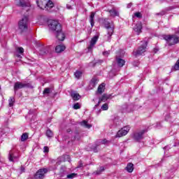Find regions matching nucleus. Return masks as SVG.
<instances>
[{
    "instance_id": "nucleus-1",
    "label": "nucleus",
    "mask_w": 179,
    "mask_h": 179,
    "mask_svg": "<svg viewBox=\"0 0 179 179\" xmlns=\"http://www.w3.org/2000/svg\"><path fill=\"white\" fill-rule=\"evenodd\" d=\"M30 22L29 21V17L24 16L18 22V31L21 34L23 33H27V30H29V24Z\"/></svg>"
},
{
    "instance_id": "nucleus-2",
    "label": "nucleus",
    "mask_w": 179,
    "mask_h": 179,
    "mask_svg": "<svg viewBox=\"0 0 179 179\" xmlns=\"http://www.w3.org/2000/svg\"><path fill=\"white\" fill-rule=\"evenodd\" d=\"M36 3L41 9H45L46 10L50 11V9L54 8V3L50 0H36Z\"/></svg>"
},
{
    "instance_id": "nucleus-3",
    "label": "nucleus",
    "mask_w": 179,
    "mask_h": 179,
    "mask_svg": "<svg viewBox=\"0 0 179 179\" xmlns=\"http://www.w3.org/2000/svg\"><path fill=\"white\" fill-rule=\"evenodd\" d=\"M48 24L50 30L57 33V31H61L62 30V26L58 21L54 20H49L48 21Z\"/></svg>"
},
{
    "instance_id": "nucleus-4",
    "label": "nucleus",
    "mask_w": 179,
    "mask_h": 179,
    "mask_svg": "<svg viewBox=\"0 0 179 179\" xmlns=\"http://www.w3.org/2000/svg\"><path fill=\"white\" fill-rule=\"evenodd\" d=\"M104 26L105 29L108 31L107 34L105 35V38H106V41L110 42L111 41V36L114 33V25L108 22H105Z\"/></svg>"
},
{
    "instance_id": "nucleus-5",
    "label": "nucleus",
    "mask_w": 179,
    "mask_h": 179,
    "mask_svg": "<svg viewBox=\"0 0 179 179\" xmlns=\"http://www.w3.org/2000/svg\"><path fill=\"white\" fill-rule=\"evenodd\" d=\"M24 87H29V89H33V85L30 83H22V82H16L14 85V91L15 93L19 90V89H23Z\"/></svg>"
},
{
    "instance_id": "nucleus-6",
    "label": "nucleus",
    "mask_w": 179,
    "mask_h": 179,
    "mask_svg": "<svg viewBox=\"0 0 179 179\" xmlns=\"http://www.w3.org/2000/svg\"><path fill=\"white\" fill-rule=\"evenodd\" d=\"M142 45L138 48V49L134 52V55L138 57V55H142L146 51V47H148V41H141Z\"/></svg>"
},
{
    "instance_id": "nucleus-7",
    "label": "nucleus",
    "mask_w": 179,
    "mask_h": 179,
    "mask_svg": "<svg viewBox=\"0 0 179 179\" xmlns=\"http://www.w3.org/2000/svg\"><path fill=\"white\" fill-rule=\"evenodd\" d=\"M146 132H148V130L143 129L140 131L134 133L133 138H134V141H136V142H141V141H142V139H143V135H145V134H146Z\"/></svg>"
},
{
    "instance_id": "nucleus-8",
    "label": "nucleus",
    "mask_w": 179,
    "mask_h": 179,
    "mask_svg": "<svg viewBox=\"0 0 179 179\" xmlns=\"http://www.w3.org/2000/svg\"><path fill=\"white\" fill-rule=\"evenodd\" d=\"M48 173V169L43 168L39 169L34 176V179H43L45 177V174Z\"/></svg>"
},
{
    "instance_id": "nucleus-9",
    "label": "nucleus",
    "mask_w": 179,
    "mask_h": 179,
    "mask_svg": "<svg viewBox=\"0 0 179 179\" xmlns=\"http://www.w3.org/2000/svg\"><path fill=\"white\" fill-rule=\"evenodd\" d=\"M131 127L129 126H125L119 130L115 136L116 138H121L122 136H125L128 132H129Z\"/></svg>"
},
{
    "instance_id": "nucleus-10",
    "label": "nucleus",
    "mask_w": 179,
    "mask_h": 179,
    "mask_svg": "<svg viewBox=\"0 0 179 179\" xmlns=\"http://www.w3.org/2000/svg\"><path fill=\"white\" fill-rule=\"evenodd\" d=\"M108 99H111V94H103L101 97H99L98 104L94 106V110H96V107H99V106H100V103H105V101H107Z\"/></svg>"
},
{
    "instance_id": "nucleus-11",
    "label": "nucleus",
    "mask_w": 179,
    "mask_h": 179,
    "mask_svg": "<svg viewBox=\"0 0 179 179\" xmlns=\"http://www.w3.org/2000/svg\"><path fill=\"white\" fill-rule=\"evenodd\" d=\"M50 52L49 46H41L39 47V54L40 55H47Z\"/></svg>"
},
{
    "instance_id": "nucleus-12",
    "label": "nucleus",
    "mask_w": 179,
    "mask_h": 179,
    "mask_svg": "<svg viewBox=\"0 0 179 179\" xmlns=\"http://www.w3.org/2000/svg\"><path fill=\"white\" fill-rule=\"evenodd\" d=\"M56 38L59 40V41H64L65 40V34L62 32V30L57 31L55 33Z\"/></svg>"
},
{
    "instance_id": "nucleus-13",
    "label": "nucleus",
    "mask_w": 179,
    "mask_h": 179,
    "mask_svg": "<svg viewBox=\"0 0 179 179\" xmlns=\"http://www.w3.org/2000/svg\"><path fill=\"white\" fill-rule=\"evenodd\" d=\"M15 4L17 6H20V8H26L29 6V4L24 0H15Z\"/></svg>"
},
{
    "instance_id": "nucleus-14",
    "label": "nucleus",
    "mask_w": 179,
    "mask_h": 179,
    "mask_svg": "<svg viewBox=\"0 0 179 179\" xmlns=\"http://www.w3.org/2000/svg\"><path fill=\"white\" fill-rule=\"evenodd\" d=\"M97 40H99V36H95L92 38L90 45L88 47L89 51L93 50V48L94 47V45H96V43H97Z\"/></svg>"
},
{
    "instance_id": "nucleus-15",
    "label": "nucleus",
    "mask_w": 179,
    "mask_h": 179,
    "mask_svg": "<svg viewBox=\"0 0 179 179\" xmlns=\"http://www.w3.org/2000/svg\"><path fill=\"white\" fill-rule=\"evenodd\" d=\"M134 30L136 33V34H141V33H142V22H137L134 28Z\"/></svg>"
},
{
    "instance_id": "nucleus-16",
    "label": "nucleus",
    "mask_w": 179,
    "mask_h": 179,
    "mask_svg": "<svg viewBox=\"0 0 179 179\" xmlns=\"http://www.w3.org/2000/svg\"><path fill=\"white\" fill-rule=\"evenodd\" d=\"M71 96L74 101H78V100L80 99V95L75 91L71 92Z\"/></svg>"
},
{
    "instance_id": "nucleus-17",
    "label": "nucleus",
    "mask_w": 179,
    "mask_h": 179,
    "mask_svg": "<svg viewBox=\"0 0 179 179\" xmlns=\"http://www.w3.org/2000/svg\"><path fill=\"white\" fill-rule=\"evenodd\" d=\"M116 62H117L118 66H120V68H122V66H124V65H125V60H124L121 58L116 57Z\"/></svg>"
},
{
    "instance_id": "nucleus-18",
    "label": "nucleus",
    "mask_w": 179,
    "mask_h": 179,
    "mask_svg": "<svg viewBox=\"0 0 179 179\" xmlns=\"http://www.w3.org/2000/svg\"><path fill=\"white\" fill-rule=\"evenodd\" d=\"M96 13L94 12H92L90 16V22L91 24V27H94V16Z\"/></svg>"
},
{
    "instance_id": "nucleus-19",
    "label": "nucleus",
    "mask_w": 179,
    "mask_h": 179,
    "mask_svg": "<svg viewBox=\"0 0 179 179\" xmlns=\"http://www.w3.org/2000/svg\"><path fill=\"white\" fill-rule=\"evenodd\" d=\"M65 48H66L65 45H59L56 46L55 51H56V52H58V53L62 52V51H65Z\"/></svg>"
},
{
    "instance_id": "nucleus-20",
    "label": "nucleus",
    "mask_w": 179,
    "mask_h": 179,
    "mask_svg": "<svg viewBox=\"0 0 179 179\" xmlns=\"http://www.w3.org/2000/svg\"><path fill=\"white\" fill-rule=\"evenodd\" d=\"M98 83H99V78H97L96 77H94L92 78L90 81V85L92 87H95L96 85H97Z\"/></svg>"
},
{
    "instance_id": "nucleus-21",
    "label": "nucleus",
    "mask_w": 179,
    "mask_h": 179,
    "mask_svg": "<svg viewBox=\"0 0 179 179\" xmlns=\"http://www.w3.org/2000/svg\"><path fill=\"white\" fill-rule=\"evenodd\" d=\"M80 125H81V127H84V128H87V129H90V127H92V124L87 123V121L86 120L80 122Z\"/></svg>"
},
{
    "instance_id": "nucleus-22",
    "label": "nucleus",
    "mask_w": 179,
    "mask_h": 179,
    "mask_svg": "<svg viewBox=\"0 0 179 179\" xmlns=\"http://www.w3.org/2000/svg\"><path fill=\"white\" fill-rule=\"evenodd\" d=\"M126 170L128 173H132V171H134V164L128 163L126 167Z\"/></svg>"
},
{
    "instance_id": "nucleus-23",
    "label": "nucleus",
    "mask_w": 179,
    "mask_h": 179,
    "mask_svg": "<svg viewBox=\"0 0 179 179\" xmlns=\"http://www.w3.org/2000/svg\"><path fill=\"white\" fill-rule=\"evenodd\" d=\"M103 92H104V83H102L98 87L96 94H101V93H103Z\"/></svg>"
},
{
    "instance_id": "nucleus-24",
    "label": "nucleus",
    "mask_w": 179,
    "mask_h": 179,
    "mask_svg": "<svg viewBox=\"0 0 179 179\" xmlns=\"http://www.w3.org/2000/svg\"><path fill=\"white\" fill-rule=\"evenodd\" d=\"M104 171V167L100 166L96 171L94 172L95 176H100Z\"/></svg>"
},
{
    "instance_id": "nucleus-25",
    "label": "nucleus",
    "mask_w": 179,
    "mask_h": 179,
    "mask_svg": "<svg viewBox=\"0 0 179 179\" xmlns=\"http://www.w3.org/2000/svg\"><path fill=\"white\" fill-rule=\"evenodd\" d=\"M109 13L110 15L113 16V17H115V16H120V13L115 9L110 10Z\"/></svg>"
},
{
    "instance_id": "nucleus-26",
    "label": "nucleus",
    "mask_w": 179,
    "mask_h": 179,
    "mask_svg": "<svg viewBox=\"0 0 179 179\" xmlns=\"http://www.w3.org/2000/svg\"><path fill=\"white\" fill-rule=\"evenodd\" d=\"M13 104H15V97L10 96L8 99V106L9 107H13Z\"/></svg>"
},
{
    "instance_id": "nucleus-27",
    "label": "nucleus",
    "mask_w": 179,
    "mask_h": 179,
    "mask_svg": "<svg viewBox=\"0 0 179 179\" xmlns=\"http://www.w3.org/2000/svg\"><path fill=\"white\" fill-rule=\"evenodd\" d=\"M28 138H29V134L27 133H24L21 136V141L22 142H24V141H27Z\"/></svg>"
},
{
    "instance_id": "nucleus-28",
    "label": "nucleus",
    "mask_w": 179,
    "mask_h": 179,
    "mask_svg": "<svg viewBox=\"0 0 179 179\" xmlns=\"http://www.w3.org/2000/svg\"><path fill=\"white\" fill-rule=\"evenodd\" d=\"M76 177H78V173H73L68 174L66 176V178H67V179H73V178H76Z\"/></svg>"
},
{
    "instance_id": "nucleus-29",
    "label": "nucleus",
    "mask_w": 179,
    "mask_h": 179,
    "mask_svg": "<svg viewBox=\"0 0 179 179\" xmlns=\"http://www.w3.org/2000/svg\"><path fill=\"white\" fill-rule=\"evenodd\" d=\"M46 136H48V138H52V136H54V133H52V131H51V129H48L46 131Z\"/></svg>"
},
{
    "instance_id": "nucleus-30",
    "label": "nucleus",
    "mask_w": 179,
    "mask_h": 179,
    "mask_svg": "<svg viewBox=\"0 0 179 179\" xmlns=\"http://www.w3.org/2000/svg\"><path fill=\"white\" fill-rule=\"evenodd\" d=\"M172 71H179V59L175 64L174 66L172 68Z\"/></svg>"
},
{
    "instance_id": "nucleus-31",
    "label": "nucleus",
    "mask_w": 179,
    "mask_h": 179,
    "mask_svg": "<svg viewBox=\"0 0 179 179\" xmlns=\"http://www.w3.org/2000/svg\"><path fill=\"white\" fill-rule=\"evenodd\" d=\"M50 93H51V88L50 87L45 88L43 92V94H50Z\"/></svg>"
},
{
    "instance_id": "nucleus-32",
    "label": "nucleus",
    "mask_w": 179,
    "mask_h": 179,
    "mask_svg": "<svg viewBox=\"0 0 179 179\" xmlns=\"http://www.w3.org/2000/svg\"><path fill=\"white\" fill-rule=\"evenodd\" d=\"M129 106L126 104L122 106V110L124 113H129Z\"/></svg>"
},
{
    "instance_id": "nucleus-33",
    "label": "nucleus",
    "mask_w": 179,
    "mask_h": 179,
    "mask_svg": "<svg viewBox=\"0 0 179 179\" xmlns=\"http://www.w3.org/2000/svg\"><path fill=\"white\" fill-rule=\"evenodd\" d=\"M8 159L10 162H14L13 159H16V157L13 156V153L10 152L8 155Z\"/></svg>"
},
{
    "instance_id": "nucleus-34",
    "label": "nucleus",
    "mask_w": 179,
    "mask_h": 179,
    "mask_svg": "<svg viewBox=\"0 0 179 179\" xmlns=\"http://www.w3.org/2000/svg\"><path fill=\"white\" fill-rule=\"evenodd\" d=\"M101 110H103V111H107V110H108V103L103 104L101 106Z\"/></svg>"
},
{
    "instance_id": "nucleus-35",
    "label": "nucleus",
    "mask_w": 179,
    "mask_h": 179,
    "mask_svg": "<svg viewBox=\"0 0 179 179\" xmlns=\"http://www.w3.org/2000/svg\"><path fill=\"white\" fill-rule=\"evenodd\" d=\"M75 77L77 78V79H79V78H80V76H82V72L77 71L75 73Z\"/></svg>"
},
{
    "instance_id": "nucleus-36",
    "label": "nucleus",
    "mask_w": 179,
    "mask_h": 179,
    "mask_svg": "<svg viewBox=\"0 0 179 179\" xmlns=\"http://www.w3.org/2000/svg\"><path fill=\"white\" fill-rule=\"evenodd\" d=\"M17 52H19L20 54H23V52H24V49H23V48H17Z\"/></svg>"
},
{
    "instance_id": "nucleus-37",
    "label": "nucleus",
    "mask_w": 179,
    "mask_h": 179,
    "mask_svg": "<svg viewBox=\"0 0 179 179\" xmlns=\"http://www.w3.org/2000/svg\"><path fill=\"white\" fill-rule=\"evenodd\" d=\"M164 15H166V11H164V10H162L160 13H156L157 16H164Z\"/></svg>"
},
{
    "instance_id": "nucleus-38",
    "label": "nucleus",
    "mask_w": 179,
    "mask_h": 179,
    "mask_svg": "<svg viewBox=\"0 0 179 179\" xmlns=\"http://www.w3.org/2000/svg\"><path fill=\"white\" fill-rule=\"evenodd\" d=\"M73 108L74 110H79V108H80V106L79 105V103H76L73 105Z\"/></svg>"
},
{
    "instance_id": "nucleus-39",
    "label": "nucleus",
    "mask_w": 179,
    "mask_h": 179,
    "mask_svg": "<svg viewBox=\"0 0 179 179\" xmlns=\"http://www.w3.org/2000/svg\"><path fill=\"white\" fill-rule=\"evenodd\" d=\"M134 16H136V17H138L139 19H141L142 17V14L139 12H136L134 13Z\"/></svg>"
},
{
    "instance_id": "nucleus-40",
    "label": "nucleus",
    "mask_w": 179,
    "mask_h": 179,
    "mask_svg": "<svg viewBox=\"0 0 179 179\" xmlns=\"http://www.w3.org/2000/svg\"><path fill=\"white\" fill-rule=\"evenodd\" d=\"M110 50H107L103 52V55H104L105 57H108V55H110Z\"/></svg>"
},
{
    "instance_id": "nucleus-41",
    "label": "nucleus",
    "mask_w": 179,
    "mask_h": 179,
    "mask_svg": "<svg viewBox=\"0 0 179 179\" xmlns=\"http://www.w3.org/2000/svg\"><path fill=\"white\" fill-rule=\"evenodd\" d=\"M83 167V163L82 162V161H80L79 163H78V165L77 166L78 169H80Z\"/></svg>"
},
{
    "instance_id": "nucleus-42",
    "label": "nucleus",
    "mask_w": 179,
    "mask_h": 179,
    "mask_svg": "<svg viewBox=\"0 0 179 179\" xmlns=\"http://www.w3.org/2000/svg\"><path fill=\"white\" fill-rule=\"evenodd\" d=\"M43 152H44V153H48V152H49V148H48V147L45 146V147L43 148Z\"/></svg>"
},
{
    "instance_id": "nucleus-43",
    "label": "nucleus",
    "mask_w": 179,
    "mask_h": 179,
    "mask_svg": "<svg viewBox=\"0 0 179 179\" xmlns=\"http://www.w3.org/2000/svg\"><path fill=\"white\" fill-rule=\"evenodd\" d=\"M107 142H108V141H107V139H103V140H101V143L102 145H106V143H107Z\"/></svg>"
},
{
    "instance_id": "nucleus-44",
    "label": "nucleus",
    "mask_w": 179,
    "mask_h": 179,
    "mask_svg": "<svg viewBox=\"0 0 179 179\" xmlns=\"http://www.w3.org/2000/svg\"><path fill=\"white\" fill-rule=\"evenodd\" d=\"M65 159H66L67 161H69V162H71V157H69V155H66V156H65Z\"/></svg>"
},
{
    "instance_id": "nucleus-45",
    "label": "nucleus",
    "mask_w": 179,
    "mask_h": 179,
    "mask_svg": "<svg viewBox=\"0 0 179 179\" xmlns=\"http://www.w3.org/2000/svg\"><path fill=\"white\" fill-rule=\"evenodd\" d=\"M169 149H170V146H169V145H166V146H165V147L164 148V150H169Z\"/></svg>"
},
{
    "instance_id": "nucleus-46",
    "label": "nucleus",
    "mask_w": 179,
    "mask_h": 179,
    "mask_svg": "<svg viewBox=\"0 0 179 179\" xmlns=\"http://www.w3.org/2000/svg\"><path fill=\"white\" fill-rule=\"evenodd\" d=\"M20 171H21V173H24V167L21 166Z\"/></svg>"
},
{
    "instance_id": "nucleus-47",
    "label": "nucleus",
    "mask_w": 179,
    "mask_h": 179,
    "mask_svg": "<svg viewBox=\"0 0 179 179\" xmlns=\"http://www.w3.org/2000/svg\"><path fill=\"white\" fill-rule=\"evenodd\" d=\"M113 73H114V71H111L109 73V76H111V78H113Z\"/></svg>"
},
{
    "instance_id": "nucleus-48",
    "label": "nucleus",
    "mask_w": 179,
    "mask_h": 179,
    "mask_svg": "<svg viewBox=\"0 0 179 179\" xmlns=\"http://www.w3.org/2000/svg\"><path fill=\"white\" fill-rule=\"evenodd\" d=\"M67 9H72V6L71 5H66Z\"/></svg>"
},
{
    "instance_id": "nucleus-49",
    "label": "nucleus",
    "mask_w": 179,
    "mask_h": 179,
    "mask_svg": "<svg viewBox=\"0 0 179 179\" xmlns=\"http://www.w3.org/2000/svg\"><path fill=\"white\" fill-rule=\"evenodd\" d=\"M94 152L95 153H97V152H99V150H97V147H95V148H94Z\"/></svg>"
},
{
    "instance_id": "nucleus-50",
    "label": "nucleus",
    "mask_w": 179,
    "mask_h": 179,
    "mask_svg": "<svg viewBox=\"0 0 179 179\" xmlns=\"http://www.w3.org/2000/svg\"><path fill=\"white\" fill-rule=\"evenodd\" d=\"M157 51H159V49L157 48H155L154 49V52L156 54V52H157Z\"/></svg>"
},
{
    "instance_id": "nucleus-51",
    "label": "nucleus",
    "mask_w": 179,
    "mask_h": 179,
    "mask_svg": "<svg viewBox=\"0 0 179 179\" xmlns=\"http://www.w3.org/2000/svg\"><path fill=\"white\" fill-rule=\"evenodd\" d=\"M132 6V3H129L128 5H127V8H131Z\"/></svg>"
},
{
    "instance_id": "nucleus-52",
    "label": "nucleus",
    "mask_w": 179,
    "mask_h": 179,
    "mask_svg": "<svg viewBox=\"0 0 179 179\" xmlns=\"http://www.w3.org/2000/svg\"><path fill=\"white\" fill-rule=\"evenodd\" d=\"M75 139H78V141H79V138H78V136H75Z\"/></svg>"
},
{
    "instance_id": "nucleus-53",
    "label": "nucleus",
    "mask_w": 179,
    "mask_h": 179,
    "mask_svg": "<svg viewBox=\"0 0 179 179\" xmlns=\"http://www.w3.org/2000/svg\"><path fill=\"white\" fill-rule=\"evenodd\" d=\"M98 62H99L100 64H101V62H103V60H99Z\"/></svg>"
},
{
    "instance_id": "nucleus-54",
    "label": "nucleus",
    "mask_w": 179,
    "mask_h": 179,
    "mask_svg": "<svg viewBox=\"0 0 179 179\" xmlns=\"http://www.w3.org/2000/svg\"><path fill=\"white\" fill-rule=\"evenodd\" d=\"M67 132H71V129H67Z\"/></svg>"
},
{
    "instance_id": "nucleus-55",
    "label": "nucleus",
    "mask_w": 179,
    "mask_h": 179,
    "mask_svg": "<svg viewBox=\"0 0 179 179\" xmlns=\"http://www.w3.org/2000/svg\"><path fill=\"white\" fill-rule=\"evenodd\" d=\"M33 112L31 110H29V113L31 114Z\"/></svg>"
},
{
    "instance_id": "nucleus-56",
    "label": "nucleus",
    "mask_w": 179,
    "mask_h": 179,
    "mask_svg": "<svg viewBox=\"0 0 179 179\" xmlns=\"http://www.w3.org/2000/svg\"><path fill=\"white\" fill-rule=\"evenodd\" d=\"M17 57H20V55H17Z\"/></svg>"
}]
</instances>
